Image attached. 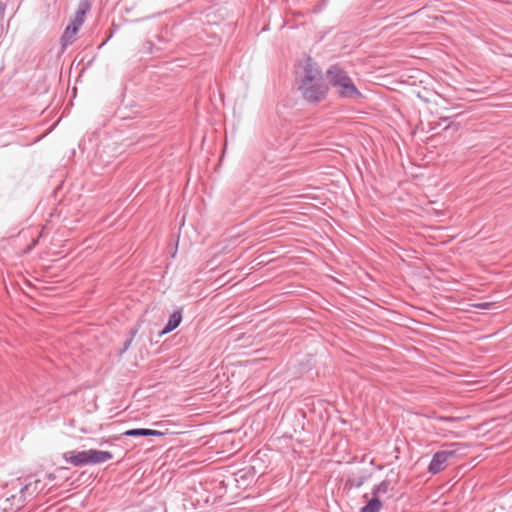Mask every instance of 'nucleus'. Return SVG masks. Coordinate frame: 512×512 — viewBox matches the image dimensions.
Masks as SVG:
<instances>
[{"label":"nucleus","instance_id":"1","mask_svg":"<svg viewBox=\"0 0 512 512\" xmlns=\"http://www.w3.org/2000/svg\"><path fill=\"white\" fill-rule=\"evenodd\" d=\"M328 86H331L342 99L358 100L363 97L348 72L340 65H331L326 71Z\"/></svg>","mask_w":512,"mask_h":512},{"label":"nucleus","instance_id":"2","mask_svg":"<svg viewBox=\"0 0 512 512\" xmlns=\"http://www.w3.org/2000/svg\"><path fill=\"white\" fill-rule=\"evenodd\" d=\"M298 89L304 100L310 104H317L326 99L329 86L325 79H318L313 82L299 83Z\"/></svg>","mask_w":512,"mask_h":512},{"label":"nucleus","instance_id":"3","mask_svg":"<svg viewBox=\"0 0 512 512\" xmlns=\"http://www.w3.org/2000/svg\"><path fill=\"white\" fill-rule=\"evenodd\" d=\"M301 73L299 75V83L313 82L318 79H323L322 71L319 65L311 58L307 57L301 64Z\"/></svg>","mask_w":512,"mask_h":512},{"label":"nucleus","instance_id":"4","mask_svg":"<svg viewBox=\"0 0 512 512\" xmlns=\"http://www.w3.org/2000/svg\"><path fill=\"white\" fill-rule=\"evenodd\" d=\"M456 454L455 450H441L436 452L428 466V472L436 475L442 472L448 464V461Z\"/></svg>","mask_w":512,"mask_h":512},{"label":"nucleus","instance_id":"5","mask_svg":"<svg viewBox=\"0 0 512 512\" xmlns=\"http://www.w3.org/2000/svg\"><path fill=\"white\" fill-rule=\"evenodd\" d=\"M113 458V454L109 451L96 449L87 450V465H97L109 461Z\"/></svg>","mask_w":512,"mask_h":512},{"label":"nucleus","instance_id":"6","mask_svg":"<svg viewBox=\"0 0 512 512\" xmlns=\"http://www.w3.org/2000/svg\"><path fill=\"white\" fill-rule=\"evenodd\" d=\"M63 459L75 466L81 467L87 465V450L83 451H68L63 454Z\"/></svg>","mask_w":512,"mask_h":512},{"label":"nucleus","instance_id":"7","mask_svg":"<svg viewBox=\"0 0 512 512\" xmlns=\"http://www.w3.org/2000/svg\"><path fill=\"white\" fill-rule=\"evenodd\" d=\"M181 321H182V312H181V310L174 311L169 316L168 322L166 323V325L163 328V330L159 333V335L163 336V335H165L167 333L172 332L173 330H175L180 325Z\"/></svg>","mask_w":512,"mask_h":512},{"label":"nucleus","instance_id":"8","mask_svg":"<svg viewBox=\"0 0 512 512\" xmlns=\"http://www.w3.org/2000/svg\"><path fill=\"white\" fill-rule=\"evenodd\" d=\"M78 30L79 29L77 27H74L70 24L66 27V29L61 37V44H62L63 48H66L68 45H70L73 42L74 37L77 34Z\"/></svg>","mask_w":512,"mask_h":512},{"label":"nucleus","instance_id":"9","mask_svg":"<svg viewBox=\"0 0 512 512\" xmlns=\"http://www.w3.org/2000/svg\"><path fill=\"white\" fill-rule=\"evenodd\" d=\"M382 508V502L379 498L373 496L368 503L360 509V512H380Z\"/></svg>","mask_w":512,"mask_h":512},{"label":"nucleus","instance_id":"10","mask_svg":"<svg viewBox=\"0 0 512 512\" xmlns=\"http://www.w3.org/2000/svg\"><path fill=\"white\" fill-rule=\"evenodd\" d=\"M390 486H391V482L389 480L385 479L378 485L374 486V488L372 489V495L379 498V496L381 494L388 493Z\"/></svg>","mask_w":512,"mask_h":512},{"label":"nucleus","instance_id":"11","mask_svg":"<svg viewBox=\"0 0 512 512\" xmlns=\"http://www.w3.org/2000/svg\"><path fill=\"white\" fill-rule=\"evenodd\" d=\"M85 14H86V9H78L76 14H75V18H74V20L72 21V23L70 25L80 29L81 25L84 22Z\"/></svg>","mask_w":512,"mask_h":512},{"label":"nucleus","instance_id":"12","mask_svg":"<svg viewBox=\"0 0 512 512\" xmlns=\"http://www.w3.org/2000/svg\"><path fill=\"white\" fill-rule=\"evenodd\" d=\"M147 429L138 428V429H130L123 433L124 436L128 437H137V436H147Z\"/></svg>","mask_w":512,"mask_h":512},{"label":"nucleus","instance_id":"13","mask_svg":"<svg viewBox=\"0 0 512 512\" xmlns=\"http://www.w3.org/2000/svg\"><path fill=\"white\" fill-rule=\"evenodd\" d=\"M436 420L444 421V422H454V421H457L458 418L452 417V416H437Z\"/></svg>","mask_w":512,"mask_h":512},{"label":"nucleus","instance_id":"14","mask_svg":"<svg viewBox=\"0 0 512 512\" xmlns=\"http://www.w3.org/2000/svg\"><path fill=\"white\" fill-rule=\"evenodd\" d=\"M147 436H163L164 433L158 430L147 429Z\"/></svg>","mask_w":512,"mask_h":512},{"label":"nucleus","instance_id":"15","mask_svg":"<svg viewBox=\"0 0 512 512\" xmlns=\"http://www.w3.org/2000/svg\"><path fill=\"white\" fill-rule=\"evenodd\" d=\"M89 8H90V5L86 1L85 2L82 1L81 4H80V7H79V9H86V12L89 10Z\"/></svg>","mask_w":512,"mask_h":512},{"label":"nucleus","instance_id":"16","mask_svg":"<svg viewBox=\"0 0 512 512\" xmlns=\"http://www.w3.org/2000/svg\"><path fill=\"white\" fill-rule=\"evenodd\" d=\"M118 117L120 118H126V116L122 113V109H119L117 112Z\"/></svg>","mask_w":512,"mask_h":512}]
</instances>
